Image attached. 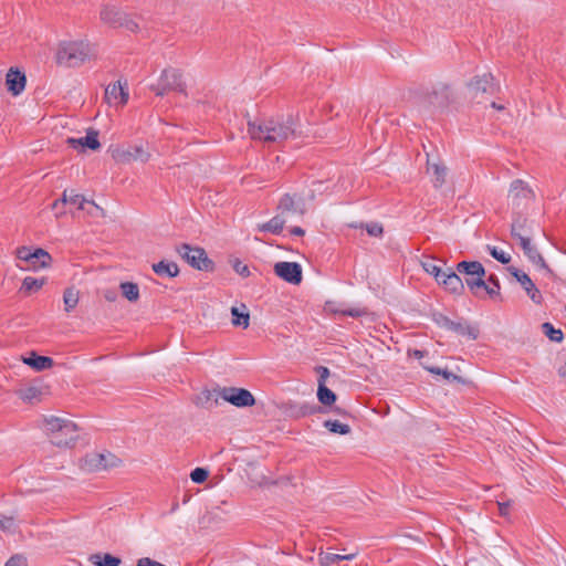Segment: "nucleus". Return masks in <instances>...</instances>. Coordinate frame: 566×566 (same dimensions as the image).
Wrapping results in <instances>:
<instances>
[{"instance_id": "nucleus-22", "label": "nucleus", "mask_w": 566, "mask_h": 566, "mask_svg": "<svg viewBox=\"0 0 566 566\" xmlns=\"http://www.w3.org/2000/svg\"><path fill=\"white\" fill-rule=\"evenodd\" d=\"M441 282L446 291L454 295H462L464 293V283L460 275L452 269H448V274Z\"/></svg>"}, {"instance_id": "nucleus-31", "label": "nucleus", "mask_w": 566, "mask_h": 566, "mask_svg": "<svg viewBox=\"0 0 566 566\" xmlns=\"http://www.w3.org/2000/svg\"><path fill=\"white\" fill-rule=\"evenodd\" d=\"M153 270L158 276L175 277L179 273V268L175 262L165 260L153 264Z\"/></svg>"}, {"instance_id": "nucleus-42", "label": "nucleus", "mask_w": 566, "mask_h": 566, "mask_svg": "<svg viewBox=\"0 0 566 566\" xmlns=\"http://www.w3.org/2000/svg\"><path fill=\"white\" fill-rule=\"evenodd\" d=\"M423 368L427 369L431 374L442 375L443 378H446L448 380L461 381V377L454 375L453 373L449 371L448 369H442L440 367H432V366H427V365H423Z\"/></svg>"}, {"instance_id": "nucleus-13", "label": "nucleus", "mask_w": 566, "mask_h": 566, "mask_svg": "<svg viewBox=\"0 0 566 566\" xmlns=\"http://www.w3.org/2000/svg\"><path fill=\"white\" fill-rule=\"evenodd\" d=\"M509 272L515 280L521 284V286L524 289L528 297L537 305H541L543 303V296L541 291L536 287L535 283L532 281V279L526 274L525 272L521 271L520 269L515 266H510Z\"/></svg>"}, {"instance_id": "nucleus-2", "label": "nucleus", "mask_w": 566, "mask_h": 566, "mask_svg": "<svg viewBox=\"0 0 566 566\" xmlns=\"http://www.w3.org/2000/svg\"><path fill=\"white\" fill-rule=\"evenodd\" d=\"M44 430L52 444L71 448L78 439V427L71 420L51 417L44 420Z\"/></svg>"}, {"instance_id": "nucleus-17", "label": "nucleus", "mask_w": 566, "mask_h": 566, "mask_svg": "<svg viewBox=\"0 0 566 566\" xmlns=\"http://www.w3.org/2000/svg\"><path fill=\"white\" fill-rule=\"evenodd\" d=\"M66 144L74 149L81 150L90 149L96 151L101 148V143L98 140V132L93 128L87 129L86 136L84 137H69L66 139Z\"/></svg>"}, {"instance_id": "nucleus-34", "label": "nucleus", "mask_w": 566, "mask_h": 566, "mask_svg": "<svg viewBox=\"0 0 566 566\" xmlns=\"http://www.w3.org/2000/svg\"><path fill=\"white\" fill-rule=\"evenodd\" d=\"M122 295L129 302H136L139 298V287L133 282H123L119 285Z\"/></svg>"}, {"instance_id": "nucleus-37", "label": "nucleus", "mask_w": 566, "mask_h": 566, "mask_svg": "<svg viewBox=\"0 0 566 566\" xmlns=\"http://www.w3.org/2000/svg\"><path fill=\"white\" fill-rule=\"evenodd\" d=\"M323 426L332 433H337L342 436L348 434L352 430L348 424L342 423L338 420H325Z\"/></svg>"}, {"instance_id": "nucleus-12", "label": "nucleus", "mask_w": 566, "mask_h": 566, "mask_svg": "<svg viewBox=\"0 0 566 566\" xmlns=\"http://www.w3.org/2000/svg\"><path fill=\"white\" fill-rule=\"evenodd\" d=\"M517 243L520 244L521 249L524 252V255L537 268L546 271V273L551 276L554 275L553 270L549 268V265L546 263L543 255L538 252L537 248L532 244L531 238L528 235L526 237H518L516 239Z\"/></svg>"}, {"instance_id": "nucleus-62", "label": "nucleus", "mask_w": 566, "mask_h": 566, "mask_svg": "<svg viewBox=\"0 0 566 566\" xmlns=\"http://www.w3.org/2000/svg\"><path fill=\"white\" fill-rule=\"evenodd\" d=\"M210 396H211V392H210V391H207V392H206V398H207V400H209V399H210Z\"/></svg>"}, {"instance_id": "nucleus-39", "label": "nucleus", "mask_w": 566, "mask_h": 566, "mask_svg": "<svg viewBox=\"0 0 566 566\" xmlns=\"http://www.w3.org/2000/svg\"><path fill=\"white\" fill-rule=\"evenodd\" d=\"M327 307L329 308L331 312L335 313V314H340V315H344V316H350V317H354V318H357V317H361L364 315L367 314V311L365 308H347V310H342V308H336V307H333V303L332 302H327L326 303Z\"/></svg>"}, {"instance_id": "nucleus-40", "label": "nucleus", "mask_w": 566, "mask_h": 566, "mask_svg": "<svg viewBox=\"0 0 566 566\" xmlns=\"http://www.w3.org/2000/svg\"><path fill=\"white\" fill-rule=\"evenodd\" d=\"M488 282L490 284L486 283V289H483V295L486 294L491 298L500 296V289H501V286H500V282H499V279L496 277V275L491 274L488 277Z\"/></svg>"}, {"instance_id": "nucleus-30", "label": "nucleus", "mask_w": 566, "mask_h": 566, "mask_svg": "<svg viewBox=\"0 0 566 566\" xmlns=\"http://www.w3.org/2000/svg\"><path fill=\"white\" fill-rule=\"evenodd\" d=\"M532 233L531 229L527 227V219L521 214L514 218L511 226V235L514 240L518 239V237H526Z\"/></svg>"}, {"instance_id": "nucleus-16", "label": "nucleus", "mask_w": 566, "mask_h": 566, "mask_svg": "<svg viewBox=\"0 0 566 566\" xmlns=\"http://www.w3.org/2000/svg\"><path fill=\"white\" fill-rule=\"evenodd\" d=\"M113 157L116 161L122 164H128L136 160L146 163L149 159V153H147L142 145H134L126 149H116Z\"/></svg>"}, {"instance_id": "nucleus-23", "label": "nucleus", "mask_w": 566, "mask_h": 566, "mask_svg": "<svg viewBox=\"0 0 566 566\" xmlns=\"http://www.w3.org/2000/svg\"><path fill=\"white\" fill-rule=\"evenodd\" d=\"M105 98L108 103L119 98L122 104H126L128 101L127 88L122 85L120 81L109 84L105 90Z\"/></svg>"}, {"instance_id": "nucleus-52", "label": "nucleus", "mask_w": 566, "mask_h": 566, "mask_svg": "<svg viewBox=\"0 0 566 566\" xmlns=\"http://www.w3.org/2000/svg\"><path fill=\"white\" fill-rule=\"evenodd\" d=\"M315 371L317 373L318 375V384H324L326 382V379L329 377V369L325 366H317L315 367Z\"/></svg>"}, {"instance_id": "nucleus-61", "label": "nucleus", "mask_w": 566, "mask_h": 566, "mask_svg": "<svg viewBox=\"0 0 566 566\" xmlns=\"http://www.w3.org/2000/svg\"><path fill=\"white\" fill-rule=\"evenodd\" d=\"M491 106L496 109H503L504 107L502 105L496 104L495 102H491Z\"/></svg>"}, {"instance_id": "nucleus-24", "label": "nucleus", "mask_w": 566, "mask_h": 566, "mask_svg": "<svg viewBox=\"0 0 566 566\" xmlns=\"http://www.w3.org/2000/svg\"><path fill=\"white\" fill-rule=\"evenodd\" d=\"M23 361L35 369L36 371H42L49 369L53 366L54 361L49 356H40L36 353L32 352L29 357L24 358Z\"/></svg>"}, {"instance_id": "nucleus-7", "label": "nucleus", "mask_w": 566, "mask_h": 566, "mask_svg": "<svg viewBox=\"0 0 566 566\" xmlns=\"http://www.w3.org/2000/svg\"><path fill=\"white\" fill-rule=\"evenodd\" d=\"M177 253L192 268L210 272L214 268V263L208 258L205 249L199 247H191L188 243H182L176 248Z\"/></svg>"}, {"instance_id": "nucleus-8", "label": "nucleus", "mask_w": 566, "mask_h": 566, "mask_svg": "<svg viewBox=\"0 0 566 566\" xmlns=\"http://www.w3.org/2000/svg\"><path fill=\"white\" fill-rule=\"evenodd\" d=\"M101 20L112 28H125L130 32H136L139 27L129 14L115 6H103L99 12Z\"/></svg>"}, {"instance_id": "nucleus-18", "label": "nucleus", "mask_w": 566, "mask_h": 566, "mask_svg": "<svg viewBox=\"0 0 566 566\" xmlns=\"http://www.w3.org/2000/svg\"><path fill=\"white\" fill-rule=\"evenodd\" d=\"M426 99L433 106H447L452 99L451 87L448 84L440 83L426 93Z\"/></svg>"}, {"instance_id": "nucleus-43", "label": "nucleus", "mask_w": 566, "mask_h": 566, "mask_svg": "<svg viewBox=\"0 0 566 566\" xmlns=\"http://www.w3.org/2000/svg\"><path fill=\"white\" fill-rule=\"evenodd\" d=\"M338 562H340V554H333V553H319L318 554V563L321 566H331Z\"/></svg>"}, {"instance_id": "nucleus-46", "label": "nucleus", "mask_w": 566, "mask_h": 566, "mask_svg": "<svg viewBox=\"0 0 566 566\" xmlns=\"http://www.w3.org/2000/svg\"><path fill=\"white\" fill-rule=\"evenodd\" d=\"M208 475L209 471L203 468H196L190 473V478L195 483H203L208 479Z\"/></svg>"}, {"instance_id": "nucleus-15", "label": "nucleus", "mask_w": 566, "mask_h": 566, "mask_svg": "<svg viewBox=\"0 0 566 566\" xmlns=\"http://www.w3.org/2000/svg\"><path fill=\"white\" fill-rule=\"evenodd\" d=\"M323 411L324 408L314 402L289 401L284 407L285 415L293 419H301Z\"/></svg>"}, {"instance_id": "nucleus-32", "label": "nucleus", "mask_w": 566, "mask_h": 566, "mask_svg": "<svg viewBox=\"0 0 566 566\" xmlns=\"http://www.w3.org/2000/svg\"><path fill=\"white\" fill-rule=\"evenodd\" d=\"M45 282H46L45 277L36 279V277H32V276H27L22 281L20 291L30 295V294L35 293L39 290H41L42 286L45 284Z\"/></svg>"}, {"instance_id": "nucleus-20", "label": "nucleus", "mask_w": 566, "mask_h": 566, "mask_svg": "<svg viewBox=\"0 0 566 566\" xmlns=\"http://www.w3.org/2000/svg\"><path fill=\"white\" fill-rule=\"evenodd\" d=\"M305 203L302 198H298V200L295 199V196H291L290 193H285L281 197L277 210H280L282 213L284 212H292V213H298L303 216L305 213Z\"/></svg>"}, {"instance_id": "nucleus-59", "label": "nucleus", "mask_w": 566, "mask_h": 566, "mask_svg": "<svg viewBox=\"0 0 566 566\" xmlns=\"http://www.w3.org/2000/svg\"><path fill=\"white\" fill-rule=\"evenodd\" d=\"M440 275H434L433 277L436 279V281L442 285V280L444 279V276H447L448 272H444L442 270H440Z\"/></svg>"}, {"instance_id": "nucleus-38", "label": "nucleus", "mask_w": 566, "mask_h": 566, "mask_svg": "<svg viewBox=\"0 0 566 566\" xmlns=\"http://www.w3.org/2000/svg\"><path fill=\"white\" fill-rule=\"evenodd\" d=\"M232 315V324L234 326H240L242 328H247L250 323V314L249 312H240L238 307H231Z\"/></svg>"}, {"instance_id": "nucleus-55", "label": "nucleus", "mask_w": 566, "mask_h": 566, "mask_svg": "<svg viewBox=\"0 0 566 566\" xmlns=\"http://www.w3.org/2000/svg\"><path fill=\"white\" fill-rule=\"evenodd\" d=\"M290 233L292 235L303 237L305 234V230L301 227H293L290 229Z\"/></svg>"}, {"instance_id": "nucleus-58", "label": "nucleus", "mask_w": 566, "mask_h": 566, "mask_svg": "<svg viewBox=\"0 0 566 566\" xmlns=\"http://www.w3.org/2000/svg\"><path fill=\"white\" fill-rule=\"evenodd\" d=\"M356 556H357V552H354V553H350V554H346V555H340V560H352Z\"/></svg>"}, {"instance_id": "nucleus-36", "label": "nucleus", "mask_w": 566, "mask_h": 566, "mask_svg": "<svg viewBox=\"0 0 566 566\" xmlns=\"http://www.w3.org/2000/svg\"><path fill=\"white\" fill-rule=\"evenodd\" d=\"M543 334L548 337L552 342L560 343L564 338L562 329L555 328L549 322H545L541 326Z\"/></svg>"}, {"instance_id": "nucleus-63", "label": "nucleus", "mask_w": 566, "mask_h": 566, "mask_svg": "<svg viewBox=\"0 0 566 566\" xmlns=\"http://www.w3.org/2000/svg\"><path fill=\"white\" fill-rule=\"evenodd\" d=\"M335 411L340 413V415H345V412H343L342 410H339V408H335Z\"/></svg>"}, {"instance_id": "nucleus-41", "label": "nucleus", "mask_w": 566, "mask_h": 566, "mask_svg": "<svg viewBox=\"0 0 566 566\" xmlns=\"http://www.w3.org/2000/svg\"><path fill=\"white\" fill-rule=\"evenodd\" d=\"M103 455L102 464L104 470L116 468L120 464V459L111 452L99 453Z\"/></svg>"}, {"instance_id": "nucleus-25", "label": "nucleus", "mask_w": 566, "mask_h": 566, "mask_svg": "<svg viewBox=\"0 0 566 566\" xmlns=\"http://www.w3.org/2000/svg\"><path fill=\"white\" fill-rule=\"evenodd\" d=\"M17 256L19 260L25 261L28 264L31 259L44 258L46 260H52L51 254L42 248H36L34 251H31L28 247H20L17 250Z\"/></svg>"}, {"instance_id": "nucleus-21", "label": "nucleus", "mask_w": 566, "mask_h": 566, "mask_svg": "<svg viewBox=\"0 0 566 566\" xmlns=\"http://www.w3.org/2000/svg\"><path fill=\"white\" fill-rule=\"evenodd\" d=\"M510 197L514 203L520 205L521 199H532L534 193L525 181L516 179L511 184Z\"/></svg>"}, {"instance_id": "nucleus-35", "label": "nucleus", "mask_w": 566, "mask_h": 566, "mask_svg": "<svg viewBox=\"0 0 566 566\" xmlns=\"http://www.w3.org/2000/svg\"><path fill=\"white\" fill-rule=\"evenodd\" d=\"M78 292L75 289H66L63 294L65 312L70 313L72 310H74L78 303Z\"/></svg>"}, {"instance_id": "nucleus-44", "label": "nucleus", "mask_w": 566, "mask_h": 566, "mask_svg": "<svg viewBox=\"0 0 566 566\" xmlns=\"http://www.w3.org/2000/svg\"><path fill=\"white\" fill-rule=\"evenodd\" d=\"M0 531L6 533H13L15 531L14 517L0 515Z\"/></svg>"}, {"instance_id": "nucleus-11", "label": "nucleus", "mask_w": 566, "mask_h": 566, "mask_svg": "<svg viewBox=\"0 0 566 566\" xmlns=\"http://www.w3.org/2000/svg\"><path fill=\"white\" fill-rule=\"evenodd\" d=\"M221 397L224 401L238 407H252L255 405L254 396L244 388L228 387L221 391Z\"/></svg>"}, {"instance_id": "nucleus-49", "label": "nucleus", "mask_w": 566, "mask_h": 566, "mask_svg": "<svg viewBox=\"0 0 566 566\" xmlns=\"http://www.w3.org/2000/svg\"><path fill=\"white\" fill-rule=\"evenodd\" d=\"M233 270L242 277H248L251 274L249 266L238 259L233 262Z\"/></svg>"}, {"instance_id": "nucleus-6", "label": "nucleus", "mask_w": 566, "mask_h": 566, "mask_svg": "<svg viewBox=\"0 0 566 566\" xmlns=\"http://www.w3.org/2000/svg\"><path fill=\"white\" fill-rule=\"evenodd\" d=\"M187 85L182 78V72L178 69H165L156 84L150 85V90L157 96H164L170 92H178L187 95Z\"/></svg>"}, {"instance_id": "nucleus-60", "label": "nucleus", "mask_w": 566, "mask_h": 566, "mask_svg": "<svg viewBox=\"0 0 566 566\" xmlns=\"http://www.w3.org/2000/svg\"><path fill=\"white\" fill-rule=\"evenodd\" d=\"M426 355V352L423 350H419V349H415L413 350V356L417 357V358H421Z\"/></svg>"}, {"instance_id": "nucleus-14", "label": "nucleus", "mask_w": 566, "mask_h": 566, "mask_svg": "<svg viewBox=\"0 0 566 566\" xmlns=\"http://www.w3.org/2000/svg\"><path fill=\"white\" fill-rule=\"evenodd\" d=\"M274 273L291 284H300L302 282V266L296 262H277L274 265Z\"/></svg>"}, {"instance_id": "nucleus-47", "label": "nucleus", "mask_w": 566, "mask_h": 566, "mask_svg": "<svg viewBox=\"0 0 566 566\" xmlns=\"http://www.w3.org/2000/svg\"><path fill=\"white\" fill-rule=\"evenodd\" d=\"M51 262L52 260H46L44 258L31 259L27 269L36 271L40 269L48 268L51 264Z\"/></svg>"}, {"instance_id": "nucleus-48", "label": "nucleus", "mask_w": 566, "mask_h": 566, "mask_svg": "<svg viewBox=\"0 0 566 566\" xmlns=\"http://www.w3.org/2000/svg\"><path fill=\"white\" fill-rule=\"evenodd\" d=\"M367 233L371 237H380L384 233V228L377 222L365 224Z\"/></svg>"}, {"instance_id": "nucleus-57", "label": "nucleus", "mask_w": 566, "mask_h": 566, "mask_svg": "<svg viewBox=\"0 0 566 566\" xmlns=\"http://www.w3.org/2000/svg\"><path fill=\"white\" fill-rule=\"evenodd\" d=\"M104 296L107 301L113 302L116 300V292L107 290Z\"/></svg>"}, {"instance_id": "nucleus-56", "label": "nucleus", "mask_w": 566, "mask_h": 566, "mask_svg": "<svg viewBox=\"0 0 566 566\" xmlns=\"http://www.w3.org/2000/svg\"><path fill=\"white\" fill-rule=\"evenodd\" d=\"M35 392H36V388H33V387L28 388L25 390L23 398L30 400L35 396Z\"/></svg>"}, {"instance_id": "nucleus-54", "label": "nucleus", "mask_w": 566, "mask_h": 566, "mask_svg": "<svg viewBox=\"0 0 566 566\" xmlns=\"http://www.w3.org/2000/svg\"><path fill=\"white\" fill-rule=\"evenodd\" d=\"M499 505V513L501 516H506L509 514V509H510V502H502V503H497Z\"/></svg>"}, {"instance_id": "nucleus-53", "label": "nucleus", "mask_w": 566, "mask_h": 566, "mask_svg": "<svg viewBox=\"0 0 566 566\" xmlns=\"http://www.w3.org/2000/svg\"><path fill=\"white\" fill-rule=\"evenodd\" d=\"M136 566H166L157 560H154L149 557H143L140 559L137 560V565Z\"/></svg>"}, {"instance_id": "nucleus-19", "label": "nucleus", "mask_w": 566, "mask_h": 566, "mask_svg": "<svg viewBox=\"0 0 566 566\" xmlns=\"http://www.w3.org/2000/svg\"><path fill=\"white\" fill-rule=\"evenodd\" d=\"M25 84V74L17 67H10L6 75V86L8 92L13 96H18L24 91Z\"/></svg>"}, {"instance_id": "nucleus-28", "label": "nucleus", "mask_w": 566, "mask_h": 566, "mask_svg": "<svg viewBox=\"0 0 566 566\" xmlns=\"http://www.w3.org/2000/svg\"><path fill=\"white\" fill-rule=\"evenodd\" d=\"M101 460H103V455H99L98 452L88 453L81 460V468L88 472L102 471L104 469Z\"/></svg>"}, {"instance_id": "nucleus-3", "label": "nucleus", "mask_w": 566, "mask_h": 566, "mask_svg": "<svg viewBox=\"0 0 566 566\" xmlns=\"http://www.w3.org/2000/svg\"><path fill=\"white\" fill-rule=\"evenodd\" d=\"M92 50L84 41L61 42L56 51V63L66 67L82 65L91 55Z\"/></svg>"}, {"instance_id": "nucleus-5", "label": "nucleus", "mask_w": 566, "mask_h": 566, "mask_svg": "<svg viewBox=\"0 0 566 566\" xmlns=\"http://www.w3.org/2000/svg\"><path fill=\"white\" fill-rule=\"evenodd\" d=\"M468 94L476 104L488 102L497 91L499 84L491 73L474 76L468 84Z\"/></svg>"}, {"instance_id": "nucleus-26", "label": "nucleus", "mask_w": 566, "mask_h": 566, "mask_svg": "<svg viewBox=\"0 0 566 566\" xmlns=\"http://www.w3.org/2000/svg\"><path fill=\"white\" fill-rule=\"evenodd\" d=\"M286 223L285 218L282 214H276L265 223L258 226L260 232H271L273 234H280L283 231L284 224Z\"/></svg>"}, {"instance_id": "nucleus-29", "label": "nucleus", "mask_w": 566, "mask_h": 566, "mask_svg": "<svg viewBox=\"0 0 566 566\" xmlns=\"http://www.w3.org/2000/svg\"><path fill=\"white\" fill-rule=\"evenodd\" d=\"M88 560L95 566H119L122 559L108 553H96L88 557Z\"/></svg>"}, {"instance_id": "nucleus-51", "label": "nucleus", "mask_w": 566, "mask_h": 566, "mask_svg": "<svg viewBox=\"0 0 566 566\" xmlns=\"http://www.w3.org/2000/svg\"><path fill=\"white\" fill-rule=\"evenodd\" d=\"M4 566H27V559L22 555H13Z\"/></svg>"}, {"instance_id": "nucleus-4", "label": "nucleus", "mask_w": 566, "mask_h": 566, "mask_svg": "<svg viewBox=\"0 0 566 566\" xmlns=\"http://www.w3.org/2000/svg\"><path fill=\"white\" fill-rule=\"evenodd\" d=\"M455 271L465 275V284L475 297H483V289H486L485 269L479 261H461Z\"/></svg>"}, {"instance_id": "nucleus-33", "label": "nucleus", "mask_w": 566, "mask_h": 566, "mask_svg": "<svg viewBox=\"0 0 566 566\" xmlns=\"http://www.w3.org/2000/svg\"><path fill=\"white\" fill-rule=\"evenodd\" d=\"M317 399L323 406H331L336 401L337 396L326 385L318 384Z\"/></svg>"}, {"instance_id": "nucleus-45", "label": "nucleus", "mask_w": 566, "mask_h": 566, "mask_svg": "<svg viewBox=\"0 0 566 566\" xmlns=\"http://www.w3.org/2000/svg\"><path fill=\"white\" fill-rule=\"evenodd\" d=\"M490 254L500 263L507 264L511 261V256L496 247H488Z\"/></svg>"}, {"instance_id": "nucleus-10", "label": "nucleus", "mask_w": 566, "mask_h": 566, "mask_svg": "<svg viewBox=\"0 0 566 566\" xmlns=\"http://www.w3.org/2000/svg\"><path fill=\"white\" fill-rule=\"evenodd\" d=\"M437 323L448 331H452L461 336H468L470 339L473 340H475L480 335L479 328L476 326L470 325L464 319L455 322L449 318L448 316L440 315V317L437 319Z\"/></svg>"}, {"instance_id": "nucleus-1", "label": "nucleus", "mask_w": 566, "mask_h": 566, "mask_svg": "<svg viewBox=\"0 0 566 566\" xmlns=\"http://www.w3.org/2000/svg\"><path fill=\"white\" fill-rule=\"evenodd\" d=\"M297 123L292 115L285 119H268L260 123L249 122L248 133L252 139L266 144H281L291 137H296Z\"/></svg>"}, {"instance_id": "nucleus-9", "label": "nucleus", "mask_w": 566, "mask_h": 566, "mask_svg": "<svg viewBox=\"0 0 566 566\" xmlns=\"http://www.w3.org/2000/svg\"><path fill=\"white\" fill-rule=\"evenodd\" d=\"M66 203L75 206L78 210H87L90 214L94 213L93 209L102 211L94 201L86 200L83 195L75 193L74 190H71L70 192L64 190L62 197L53 202L52 208L59 209L60 206H65Z\"/></svg>"}, {"instance_id": "nucleus-27", "label": "nucleus", "mask_w": 566, "mask_h": 566, "mask_svg": "<svg viewBox=\"0 0 566 566\" xmlns=\"http://www.w3.org/2000/svg\"><path fill=\"white\" fill-rule=\"evenodd\" d=\"M427 171L433 175V186L436 188L442 187L446 182L447 177V167L440 165L438 163H430L429 158L427 159Z\"/></svg>"}, {"instance_id": "nucleus-50", "label": "nucleus", "mask_w": 566, "mask_h": 566, "mask_svg": "<svg viewBox=\"0 0 566 566\" xmlns=\"http://www.w3.org/2000/svg\"><path fill=\"white\" fill-rule=\"evenodd\" d=\"M422 268L423 270L428 273V274H431V275H440V270L441 268L436 265L433 262L431 261H426V262H422Z\"/></svg>"}]
</instances>
